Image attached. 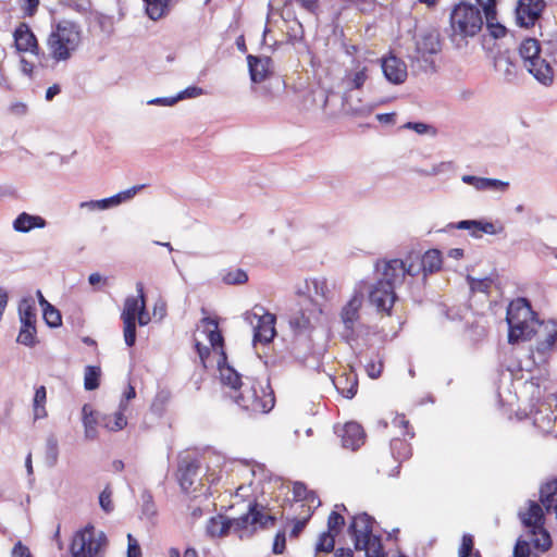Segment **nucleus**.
<instances>
[{
	"label": "nucleus",
	"instance_id": "1",
	"mask_svg": "<svg viewBox=\"0 0 557 557\" xmlns=\"http://www.w3.org/2000/svg\"><path fill=\"white\" fill-rule=\"evenodd\" d=\"M221 359L218 361L221 382L233 389L240 388V393L235 397L236 404L251 414L270 412L274 407L275 397L269 382L262 384L252 377H246L243 382L240 374L226 364L224 351Z\"/></svg>",
	"mask_w": 557,
	"mask_h": 557
},
{
	"label": "nucleus",
	"instance_id": "2",
	"mask_svg": "<svg viewBox=\"0 0 557 557\" xmlns=\"http://www.w3.org/2000/svg\"><path fill=\"white\" fill-rule=\"evenodd\" d=\"M322 306L311 296L304 297L288 315V325L294 334L293 354L297 359H306L312 351L311 334L319 324Z\"/></svg>",
	"mask_w": 557,
	"mask_h": 557
},
{
	"label": "nucleus",
	"instance_id": "3",
	"mask_svg": "<svg viewBox=\"0 0 557 557\" xmlns=\"http://www.w3.org/2000/svg\"><path fill=\"white\" fill-rule=\"evenodd\" d=\"M82 42L81 26L69 20H62L52 25V30L47 38L49 54L41 53L40 64L48 66V61L54 64L67 62L77 51Z\"/></svg>",
	"mask_w": 557,
	"mask_h": 557
},
{
	"label": "nucleus",
	"instance_id": "4",
	"mask_svg": "<svg viewBox=\"0 0 557 557\" xmlns=\"http://www.w3.org/2000/svg\"><path fill=\"white\" fill-rule=\"evenodd\" d=\"M450 40L457 47L467 45L468 38H473L483 28L484 13L482 8L470 0L455 4L449 15Z\"/></svg>",
	"mask_w": 557,
	"mask_h": 557
},
{
	"label": "nucleus",
	"instance_id": "5",
	"mask_svg": "<svg viewBox=\"0 0 557 557\" xmlns=\"http://www.w3.org/2000/svg\"><path fill=\"white\" fill-rule=\"evenodd\" d=\"M506 322L508 324V342L510 344L519 341L531 339L535 334V326L539 320L525 298H517L510 301L507 308Z\"/></svg>",
	"mask_w": 557,
	"mask_h": 557
},
{
	"label": "nucleus",
	"instance_id": "6",
	"mask_svg": "<svg viewBox=\"0 0 557 557\" xmlns=\"http://www.w3.org/2000/svg\"><path fill=\"white\" fill-rule=\"evenodd\" d=\"M108 541L104 532L96 531V528L88 523L76 531L70 545L72 557H103Z\"/></svg>",
	"mask_w": 557,
	"mask_h": 557
},
{
	"label": "nucleus",
	"instance_id": "7",
	"mask_svg": "<svg viewBox=\"0 0 557 557\" xmlns=\"http://www.w3.org/2000/svg\"><path fill=\"white\" fill-rule=\"evenodd\" d=\"M519 54L530 74L543 85H550L554 72L550 64L541 57L540 41L535 38H525L519 47Z\"/></svg>",
	"mask_w": 557,
	"mask_h": 557
},
{
	"label": "nucleus",
	"instance_id": "8",
	"mask_svg": "<svg viewBox=\"0 0 557 557\" xmlns=\"http://www.w3.org/2000/svg\"><path fill=\"white\" fill-rule=\"evenodd\" d=\"M21 329L16 338L18 344L34 347L37 341L36 306L32 297L23 298L18 304Z\"/></svg>",
	"mask_w": 557,
	"mask_h": 557
},
{
	"label": "nucleus",
	"instance_id": "9",
	"mask_svg": "<svg viewBox=\"0 0 557 557\" xmlns=\"http://www.w3.org/2000/svg\"><path fill=\"white\" fill-rule=\"evenodd\" d=\"M363 302L362 293L356 292L341 310V321L344 325L343 337L346 341L355 338L356 325L360 320V309Z\"/></svg>",
	"mask_w": 557,
	"mask_h": 557
},
{
	"label": "nucleus",
	"instance_id": "10",
	"mask_svg": "<svg viewBox=\"0 0 557 557\" xmlns=\"http://www.w3.org/2000/svg\"><path fill=\"white\" fill-rule=\"evenodd\" d=\"M373 518L363 512L354 517L348 532L354 540L355 549L367 547L373 540L380 536L373 534L372 530Z\"/></svg>",
	"mask_w": 557,
	"mask_h": 557
},
{
	"label": "nucleus",
	"instance_id": "11",
	"mask_svg": "<svg viewBox=\"0 0 557 557\" xmlns=\"http://www.w3.org/2000/svg\"><path fill=\"white\" fill-rule=\"evenodd\" d=\"M408 275L417 276L421 272L426 276L442 268V255L437 249H430L424 255L410 256Z\"/></svg>",
	"mask_w": 557,
	"mask_h": 557
},
{
	"label": "nucleus",
	"instance_id": "12",
	"mask_svg": "<svg viewBox=\"0 0 557 557\" xmlns=\"http://www.w3.org/2000/svg\"><path fill=\"white\" fill-rule=\"evenodd\" d=\"M408 269L409 259L406 261L399 259L382 261V271L377 281L395 289L404 283L405 276L408 275Z\"/></svg>",
	"mask_w": 557,
	"mask_h": 557
},
{
	"label": "nucleus",
	"instance_id": "13",
	"mask_svg": "<svg viewBox=\"0 0 557 557\" xmlns=\"http://www.w3.org/2000/svg\"><path fill=\"white\" fill-rule=\"evenodd\" d=\"M200 463L196 458L189 456L183 457L178 461L176 478L181 488L188 493L191 488L196 491L194 485L200 481Z\"/></svg>",
	"mask_w": 557,
	"mask_h": 557
},
{
	"label": "nucleus",
	"instance_id": "14",
	"mask_svg": "<svg viewBox=\"0 0 557 557\" xmlns=\"http://www.w3.org/2000/svg\"><path fill=\"white\" fill-rule=\"evenodd\" d=\"M145 185H136L126 190L120 191L116 195H113L109 198L100 199V200H89L81 202L79 207L82 209H88L90 211L96 210H107L112 207H116L125 201L131 200L139 190H141Z\"/></svg>",
	"mask_w": 557,
	"mask_h": 557
},
{
	"label": "nucleus",
	"instance_id": "15",
	"mask_svg": "<svg viewBox=\"0 0 557 557\" xmlns=\"http://www.w3.org/2000/svg\"><path fill=\"white\" fill-rule=\"evenodd\" d=\"M369 300L377 311L389 314L396 300L395 289L377 281L370 290Z\"/></svg>",
	"mask_w": 557,
	"mask_h": 557
},
{
	"label": "nucleus",
	"instance_id": "16",
	"mask_svg": "<svg viewBox=\"0 0 557 557\" xmlns=\"http://www.w3.org/2000/svg\"><path fill=\"white\" fill-rule=\"evenodd\" d=\"M14 42L20 52H30L41 59L40 48L36 36L26 23H21L14 30Z\"/></svg>",
	"mask_w": 557,
	"mask_h": 557
},
{
	"label": "nucleus",
	"instance_id": "17",
	"mask_svg": "<svg viewBox=\"0 0 557 557\" xmlns=\"http://www.w3.org/2000/svg\"><path fill=\"white\" fill-rule=\"evenodd\" d=\"M478 3L484 13V21L490 35L495 38H502L506 35V27L497 22V0H473Z\"/></svg>",
	"mask_w": 557,
	"mask_h": 557
},
{
	"label": "nucleus",
	"instance_id": "18",
	"mask_svg": "<svg viewBox=\"0 0 557 557\" xmlns=\"http://www.w3.org/2000/svg\"><path fill=\"white\" fill-rule=\"evenodd\" d=\"M253 319H257V325L255 326L253 342L270 343L275 334V315L269 312L259 314L253 313Z\"/></svg>",
	"mask_w": 557,
	"mask_h": 557
},
{
	"label": "nucleus",
	"instance_id": "19",
	"mask_svg": "<svg viewBox=\"0 0 557 557\" xmlns=\"http://www.w3.org/2000/svg\"><path fill=\"white\" fill-rule=\"evenodd\" d=\"M381 66L385 78L389 83L399 85L406 81L408 75L407 65L401 59L395 55L383 58Z\"/></svg>",
	"mask_w": 557,
	"mask_h": 557
},
{
	"label": "nucleus",
	"instance_id": "20",
	"mask_svg": "<svg viewBox=\"0 0 557 557\" xmlns=\"http://www.w3.org/2000/svg\"><path fill=\"white\" fill-rule=\"evenodd\" d=\"M441 51L440 34L435 29L424 30L416 36V52L418 57L436 54Z\"/></svg>",
	"mask_w": 557,
	"mask_h": 557
},
{
	"label": "nucleus",
	"instance_id": "21",
	"mask_svg": "<svg viewBox=\"0 0 557 557\" xmlns=\"http://www.w3.org/2000/svg\"><path fill=\"white\" fill-rule=\"evenodd\" d=\"M544 7V0H528V3L520 1L516 11L518 24L522 27L534 25Z\"/></svg>",
	"mask_w": 557,
	"mask_h": 557
},
{
	"label": "nucleus",
	"instance_id": "22",
	"mask_svg": "<svg viewBox=\"0 0 557 557\" xmlns=\"http://www.w3.org/2000/svg\"><path fill=\"white\" fill-rule=\"evenodd\" d=\"M539 336L536 350L544 355L557 341V323L555 321L539 322L535 326V334Z\"/></svg>",
	"mask_w": 557,
	"mask_h": 557
},
{
	"label": "nucleus",
	"instance_id": "23",
	"mask_svg": "<svg viewBox=\"0 0 557 557\" xmlns=\"http://www.w3.org/2000/svg\"><path fill=\"white\" fill-rule=\"evenodd\" d=\"M250 78L253 83H261L272 73L273 61L269 57H247Z\"/></svg>",
	"mask_w": 557,
	"mask_h": 557
},
{
	"label": "nucleus",
	"instance_id": "24",
	"mask_svg": "<svg viewBox=\"0 0 557 557\" xmlns=\"http://www.w3.org/2000/svg\"><path fill=\"white\" fill-rule=\"evenodd\" d=\"M462 183L471 185L479 191L493 190V191H506L509 187V183L488 177H479L474 175L465 174L461 176Z\"/></svg>",
	"mask_w": 557,
	"mask_h": 557
},
{
	"label": "nucleus",
	"instance_id": "25",
	"mask_svg": "<svg viewBox=\"0 0 557 557\" xmlns=\"http://www.w3.org/2000/svg\"><path fill=\"white\" fill-rule=\"evenodd\" d=\"M136 290L138 294L137 297L128 296L125 299L121 319L136 320L138 312L146 309V295L141 282L136 283Z\"/></svg>",
	"mask_w": 557,
	"mask_h": 557
},
{
	"label": "nucleus",
	"instance_id": "26",
	"mask_svg": "<svg viewBox=\"0 0 557 557\" xmlns=\"http://www.w3.org/2000/svg\"><path fill=\"white\" fill-rule=\"evenodd\" d=\"M342 445L351 450L358 449L364 442V432L357 422H348L342 429Z\"/></svg>",
	"mask_w": 557,
	"mask_h": 557
},
{
	"label": "nucleus",
	"instance_id": "27",
	"mask_svg": "<svg viewBox=\"0 0 557 557\" xmlns=\"http://www.w3.org/2000/svg\"><path fill=\"white\" fill-rule=\"evenodd\" d=\"M46 225L47 221L44 218L26 212L18 214L13 222V228L20 233H28L33 228H44Z\"/></svg>",
	"mask_w": 557,
	"mask_h": 557
},
{
	"label": "nucleus",
	"instance_id": "28",
	"mask_svg": "<svg viewBox=\"0 0 557 557\" xmlns=\"http://www.w3.org/2000/svg\"><path fill=\"white\" fill-rule=\"evenodd\" d=\"M519 517L525 528L539 530L540 524H544V513L541 505L530 500L525 512H520Z\"/></svg>",
	"mask_w": 557,
	"mask_h": 557
},
{
	"label": "nucleus",
	"instance_id": "29",
	"mask_svg": "<svg viewBox=\"0 0 557 557\" xmlns=\"http://www.w3.org/2000/svg\"><path fill=\"white\" fill-rule=\"evenodd\" d=\"M232 528L231 519L223 515L211 517L206 525V533L210 537L225 536Z\"/></svg>",
	"mask_w": 557,
	"mask_h": 557
},
{
	"label": "nucleus",
	"instance_id": "30",
	"mask_svg": "<svg viewBox=\"0 0 557 557\" xmlns=\"http://www.w3.org/2000/svg\"><path fill=\"white\" fill-rule=\"evenodd\" d=\"M257 507H258L257 503H250L248 506V511L245 515L231 520L232 528H234L235 531L247 530L249 527H251L253 531L257 530V524H258Z\"/></svg>",
	"mask_w": 557,
	"mask_h": 557
},
{
	"label": "nucleus",
	"instance_id": "31",
	"mask_svg": "<svg viewBox=\"0 0 557 557\" xmlns=\"http://www.w3.org/2000/svg\"><path fill=\"white\" fill-rule=\"evenodd\" d=\"M368 67L360 62H356V65L350 72H347L343 78L344 84L348 89H359L363 86L367 81Z\"/></svg>",
	"mask_w": 557,
	"mask_h": 557
},
{
	"label": "nucleus",
	"instance_id": "32",
	"mask_svg": "<svg viewBox=\"0 0 557 557\" xmlns=\"http://www.w3.org/2000/svg\"><path fill=\"white\" fill-rule=\"evenodd\" d=\"M82 413H83V424H84V429H85V437L87 440H96L97 436H98V432H97V424H98V419H97V413L92 410L91 406L86 404L83 406V409H82Z\"/></svg>",
	"mask_w": 557,
	"mask_h": 557
},
{
	"label": "nucleus",
	"instance_id": "33",
	"mask_svg": "<svg viewBox=\"0 0 557 557\" xmlns=\"http://www.w3.org/2000/svg\"><path fill=\"white\" fill-rule=\"evenodd\" d=\"M125 410L126 405L124 401H121L119 405V410L113 416L103 417L102 425L111 432L123 430L127 424V420L124 416Z\"/></svg>",
	"mask_w": 557,
	"mask_h": 557
},
{
	"label": "nucleus",
	"instance_id": "34",
	"mask_svg": "<svg viewBox=\"0 0 557 557\" xmlns=\"http://www.w3.org/2000/svg\"><path fill=\"white\" fill-rule=\"evenodd\" d=\"M201 324L205 327V332L207 337L213 348L222 347L223 345V336L219 331L218 321L210 317H205L201 320Z\"/></svg>",
	"mask_w": 557,
	"mask_h": 557
},
{
	"label": "nucleus",
	"instance_id": "35",
	"mask_svg": "<svg viewBox=\"0 0 557 557\" xmlns=\"http://www.w3.org/2000/svg\"><path fill=\"white\" fill-rule=\"evenodd\" d=\"M495 67L503 75L505 82L512 83L516 81L518 76V67L509 58H497L495 61Z\"/></svg>",
	"mask_w": 557,
	"mask_h": 557
},
{
	"label": "nucleus",
	"instance_id": "36",
	"mask_svg": "<svg viewBox=\"0 0 557 557\" xmlns=\"http://www.w3.org/2000/svg\"><path fill=\"white\" fill-rule=\"evenodd\" d=\"M47 399V392L45 386H39L35 391L34 400H33V410L35 420L42 419L47 416V411L45 408Z\"/></svg>",
	"mask_w": 557,
	"mask_h": 557
},
{
	"label": "nucleus",
	"instance_id": "37",
	"mask_svg": "<svg viewBox=\"0 0 557 557\" xmlns=\"http://www.w3.org/2000/svg\"><path fill=\"white\" fill-rule=\"evenodd\" d=\"M531 534L533 535L532 543L535 548L546 552L552 546V539L549 533L544 529L543 524H540L539 530L530 529Z\"/></svg>",
	"mask_w": 557,
	"mask_h": 557
},
{
	"label": "nucleus",
	"instance_id": "38",
	"mask_svg": "<svg viewBox=\"0 0 557 557\" xmlns=\"http://www.w3.org/2000/svg\"><path fill=\"white\" fill-rule=\"evenodd\" d=\"M101 369L97 366H87L84 371V387L94 391L99 387Z\"/></svg>",
	"mask_w": 557,
	"mask_h": 557
},
{
	"label": "nucleus",
	"instance_id": "39",
	"mask_svg": "<svg viewBox=\"0 0 557 557\" xmlns=\"http://www.w3.org/2000/svg\"><path fill=\"white\" fill-rule=\"evenodd\" d=\"M59 445L57 437L51 434L46 441V461L49 467H54L58 462Z\"/></svg>",
	"mask_w": 557,
	"mask_h": 557
},
{
	"label": "nucleus",
	"instance_id": "40",
	"mask_svg": "<svg viewBox=\"0 0 557 557\" xmlns=\"http://www.w3.org/2000/svg\"><path fill=\"white\" fill-rule=\"evenodd\" d=\"M335 546V535H333L331 532L326 531L323 532L315 544V552L317 553H331L334 550Z\"/></svg>",
	"mask_w": 557,
	"mask_h": 557
},
{
	"label": "nucleus",
	"instance_id": "41",
	"mask_svg": "<svg viewBox=\"0 0 557 557\" xmlns=\"http://www.w3.org/2000/svg\"><path fill=\"white\" fill-rule=\"evenodd\" d=\"M141 499V515L146 518H152L157 513L153 497L149 491H144L140 495Z\"/></svg>",
	"mask_w": 557,
	"mask_h": 557
},
{
	"label": "nucleus",
	"instance_id": "42",
	"mask_svg": "<svg viewBox=\"0 0 557 557\" xmlns=\"http://www.w3.org/2000/svg\"><path fill=\"white\" fill-rule=\"evenodd\" d=\"M42 317L47 325L50 327H58L62 324L61 313L52 305L42 309Z\"/></svg>",
	"mask_w": 557,
	"mask_h": 557
},
{
	"label": "nucleus",
	"instance_id": "43",
	"mask_svg": "<svg viewBox=\"0 0 557 557\" xmlns=\"http://www.w3.org/2000/svg\"><path fill=\"white\" fill-rule=\"evenodd\" d=\"M144 1L147 4L146 13L151 20L157 21L163 15L164 8H165L163 0H144Z\"/></svg>",
	"mask_w": 557,
	"mask_h": 557
},
{
	"label": "nucleus",
	"instance_id": "44",
	"mask_svg": "<svg viewBox=\"0 0 557 557\" xmlns=\"http://www.w3.org/2000/svg\"><path fill=\"white\" fill-rule=\"evenodd\" d=\"M124 327L123 335L125 344L128 347H133L136 342V320L122 319Z\"/></svg>",
	"mask_w": 557,
	"mask_h": 557
},
{
	"label": "nucleus",
	"instance_id": "45",
	"mask_svg": "<svg viewBox=\"0 0 557 557\" xmlns=\"http://www.w3.org/2000/svg\"><path fill=\"white\" fill-rule=\"evenodd\" d=\"M248 281V275L243 269L228 271L223 276V282L228 285H240Z\"/></svg>",
	"mask_w": 557,
	"mask_h": 557
},
{
	"label": "nucleus",
	"instance_id": "46",
	"mask_svg": "<svg viewBox=\"0 0 557 557\" xmlns=\"http://www.w3.org/2000/svg\"><path fill=\"white\" fill-rule=\"evenodd\" d=\"M99 505L106 513H111L114 510L112 502V490L107 485L99 495Z\"/></svg>",
	"mask_w": 557,
	"mask_h": 557
},
{
	"label": "nucleus",
	"instance_id": "47",
	"mask_svg": "<svg viewBox=\"0 0 557 557\" xmlns=\"http://www.w3.org/2000/svg\"><path fill=\"white\" fill-rule=\"evenodd\" d=\"M467 282L472 292L487 293L492 281L488 277L474 278L471 275L467 276Z\"/></svg>",
	"mask_w": 557,
	"mask_h": 557
},
{
	"label": "nucleus",
	"instance_id": "48",
	"mask_svg": "<svg viewBox=\"0 0 557 557\" xmlns=\"http://www.w3.org/2000/svg\"><path fill=\"white\" fill-rule=\"evenodd\" d=\"M342 377H338L335 382L336 388L342 393V395L348 399L352 398L358 389V381L354 377L350 382L348 379L345 380V383H349L348 387H342Z\"/></svg>",
	"mask_w": 557,
	"mask_h": 557
},
{
	"label": "nucleus",
	"instance_id": "49",
	"mask_svg": "<svg viewBox=\"0 0 557 557\" xmlns=\"http://www.w3.org/2000/svg\"><path fill=\"white\" fill-rule=\"evenodd\" d=\"M359 550H364L366 557H385L381 539L373 540L367 547L360 548Z\"/></svg>",
	"mask_w": 557,
	"mask_h": 557
},
{
	"label": "nucleus",
	"instance_id": "50",
	"mask_svg": "<svg viewBox=\"0 0 557 557\" xmlns=\"http://www.w3.org/2000/svg\"><path fill=\"white\" fill-rule=\"evenodd\" d=\"M473 545L472 535L463 534L458 552L459 557H469V555H472V553H474Z\"/></svg>",
	"mask_w": 557,
	"mask_h": 557
},
{
	"label": "nucleus",
	"instance_id": "51",
	"mask_svg": "<svg viewBox=\"0 0 557 557\" xmlns=\"http://www.w3.org/2000/svg\"><path fill=\"white\" fill-rule=\"evenodd\" d=\"M480 225V221L478 220H462L457 223L449 224V227L457 230H469L471 231L472 236H478L476 226Z\"/></svg>",
	"mask_w": 557,
	"mask_h": 557
},
{
	"label": "nucleus",
	"instance_id": "52",
	"mask_svg": "<svg viewBox=\"0 0 557 557\" xmlns=\"http://www.w3.org/2000/svg\"><path fill=\"white\" fill-rule=\"evenodd\" d=\"M257 515H258L257 528L259 527V528L265 529V528L274 525L276 518L274 516L264 513L262 506L258 505Z\"/></svg>",
	"mask_w": 557,
	"mask_h": 557
},
{
	"label": "nucleus",
	"instance_id": "53",
	"mask_svg": "<svg viewBox=\"0 0 557 557\" xmlns=\"http://www.w3.org/2000/svg\"><path fill=\"white\" fill-rule=\"evenodd\" d=\"M307 288L309 292L313 289L315 296L326 297V282L323 280H311L307 282Z\"/></svg>",
	"mask_w": 557,
	"mask_h": 557
},
{
	"label": "nucleus",
	"instance_id": "54",
	"mask_svg": "<svg viewBox=\"0 0 557 557\" xmlns=\"http://www.w3.org/2000/svg\"><path fill=\"white\" fill-rule=\"evenodd\" d=\"M383 367L384 366H383L382 360H379V361L371 360L366 364V372L369 377L377 379L382 374Z\"/></svg>",
	"mask_w": 557,
	"mask_h": 557
},
{
	"label": "nucleus",
	"instance_id": "55",
	"mask_svg": "<svg viewBox=\"0 0 557 557\" xmlns=\"http://www.w3.org/2000/svg\"><path fill=\"white\" fill-rule=\"evenodd\" d=\"M344 523H345L344 517L336 511H332L327 519V529H329L327 531L329 532H333V531L337 532V530L342 525H344Z\"/></svg>",
	"mask_w": 557,
	"mask_h": 557
},
{
	"label": "nucleus",
	"instance_id": "56",
	"mask_svg": "<svg viewBox=\"0 0 557 557\" xmlns=\"http://www.w3.org/2000/svg\"><path fill=\"white\" fill-rule=\"evenodd\" d=\"M285 547H286L285 531H280V532L276 533V535L274 537L273 546H272V552L275 555L283 554L284 550H285Z\"/></svg>",
	"mask_w": 557,
	"mask_h": 557
},
{
	"label": "nucleus",
	"instance_id": "57",
	"mask_svg": "<svg viewBox=\"0 0 557 557\" xmlns=\"http://www.w3.org/2000/svg\"><path fill=\"white\" fill-rule=\"evenodd\" d=\"M203 95V89L197 86H189L176 95L177 101L187 98H196Z\"/></svg>",
	"mask_w": 557,
	"mask_h": 557
},
{
	"label": "nucleus",
	"instance_id": "58",
	"mask_svg": "<svg viewBox=\"0 0 557 557\" xmlns=\"http://www.w3.org/2000/svg\"><path fill=\"white\" fill-rule=\"evenodd\" d=\"M127 557H141V548L131 533L127 534Z\"/></svg>",
	"mask_w": 557,
	"mask_h": 557
},
{
	"label": "nucleus",
	"instance_id": "59",
	"mask_svg": "<svg viewBox=\"0 0 557 557\" xmlns=\"http://www.w3.org/2000/svg\"><path fill=\"white\" fill-rule=\"evenodd\" d=\"M307 486L301 482H295L293 486L294 499L296 503L304 502V498L308 495Z\"/></svg>",
	"mask_w": 557,
	"mask_h": 557
},
{
	"label": "nucleus",
	"instance_id": "60",
	"mask_svg": "<svg viewBox=\"0 0 557 557\" xmlns=\"http://www.w3.org/2000/svg\"><path fill=\"white\" fill-rule=\"evenodd\" d=\"M304 502H306V503H307V505H305V504H302V503H301V504H299L298 506H299L300 508L305 509V510H304V512H306V515H307V513H309V512L312 515L311 507H312V505H314V503H315V502H317V506H319V505H320V500H319L318 496H317V495H315V493H314V492H312V491H309V492H308V495H307V497H306V498H304Z\"/></svg>",
	"mask_w": 557,
	"mask_h": 557
},
{
	"label": "nucleus",
	"instance_id": "61",
	"mask_svg": "<svg viewBox=\"0 0 557 557\" xmlns=\"http://www.w3.org/2000/svg\"><path fill=\"white\" fill-rule=\"evenodd\" d=\"M11 557H33V555L29 548L18 541L12 548Z\"/></svg>",
	"mask_w": 557,
	"mask_h": 557
},
{
	"label": "nucleus",
	"instance_id": "62",
	"mask_svg": "<svg viewBox=\"0 0 557 557\" xmlns=\"http://www.w3.org/2000/svg\"><path fill=\"white\" fill-rule=\"evenodd\" d=\"M531 549L530 545L525 541H518L515 549H513V556L515 557H530Z\"/></svg>",
	"mask_w": 557,
	"mask_h": 557
},
{
	"label": "nucleus",
	"instance_id": "63",
	"mask_svg": "<svg viewBox=\"0 0 557 557\" xmlns=\"http://www.w3.org/2000/svg\"><path fill=\"white\" fill-rule=\"evenodd\" d=\"M451 169V162H441L440 164L433 165L430 170L423 171L426 176L437 175Z\"/></svg>",
	"mask_w": 557,
	"mask_h": 557
},
{
	"label": "nucleus",
	"instance_id": "64",
	"mask_svg": "<svg viewBox=\"0 0 557 557\" xmlns=\"http://www.w3.org/2000/svg\"><path fill=\"white\" fill-rule=\"evenodd\" d=\"M311 517V513H307L305 516L304 519H296L294 518L293 520L295 521L294 523V527L290 531V536H294V537H297L299 535V533L304 530V528L306 527L309 518Z\"/></svg>",
	"mask_w": 557,
	"mask_h": 557
}]
</instances>
